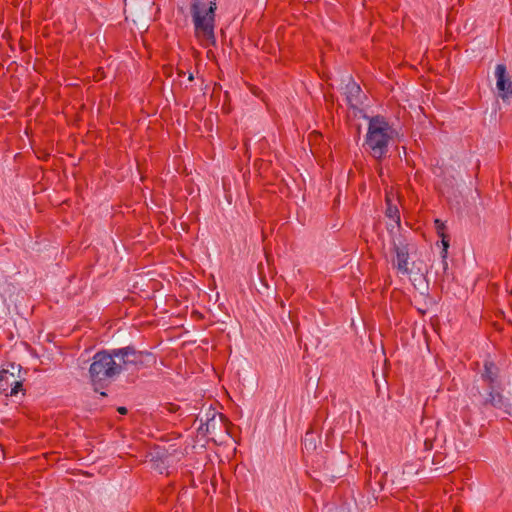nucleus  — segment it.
Masks as SVG:
<instances>
[{
  "label": "nucleus",
  "instance_id": "obj_15",
  "mask_svg": "<svg viewBox=\"0 0 512 512\" xmlns=\"http://www.w3.org/2000/svg\"><path fill=\"white\" fill-rule=\"evenodd\" d=\"M118 412L122 415L126 414L127 413V408L126 407H119L118 408Z\"/></svg>",
  "mask_w": 512,
  "mask_h": 512
},
{
  "label": "nucleus",
  "instance_id": "obj_16",
  "mask_svg": "<svg viewBox=\"0 0 512 512\" xmlns=\"http://www.w3.org/2000/svg\"><path fill=\"white\" fill-rule=\"evenodd\" d=\"M193 79H194L193 74H192V73H190V74H189V77H188V80H189V81H193Z\"/></svg>",
  "mask_w": 512,
  "mask_h": 512
},
{
  "label": "nucleus",
  "instance_id": "obj_14",
  "mask_svg": "<svg viewBox=\"0 0 512 512\" xmlns=\"http://www.w3.org/2000/svg\"><path fill=\"white\" fill-rule=\"evenodd\" d=\"M441 237V240H442V244H443V250L444 252L446 253L447 252V249L449 247V240H448V236L446 234H443V236H440Z\"/></svg>",
  "mask_w": 512,
  "mask_h": 512
},
{
  "label": "nucleus",
  "instance_id": "obj_6",
  "mask_svg": "<svg viewBox=\"0 0 512 512\" xmlns=\"http://www.w3.org/2000/svg\"><path fill=\"white\" fill-rule=\"evenodd\" d=\"M393 250L395 252V258L392 260L393 266L398 270L399 273L407 275L410 273L408 267L409 259V248L405 240H399L393 242Z\"/></svg>",
  "mask_w": 512,
  "mask_h": 512
},
{
  "label": "nucleus",
  "instance_id": "obj_13",
  "mask_svg": "<svg viewBox=\"0 0 512 512\" xmlns=\"http://www.w3.org/2000/svg\"><path fill=\"white\" fill-rule=\"evenodd\" d=\"M434 224H435V228H436L437 234L439 236H443V234H445V232H444L445 228H446L445 224L441 220H439V219H436L434 221Z\"/></svg>",
  "mask_w": 512,
  "mask_h": 512
},
{
  "label": "nucleus",
  "instance_id": "obj_2",
  "mask_svg": "<svg viewBox=\"0 0 512 512\" xmlns=\"http://www.w3.org/2000/svg\"><path fill=\"white\" fill-rule=\"evenodd\" d=\"M216 2L207 0H192L190 13L194 24L196 37L206 40L210 44H215V11Z\"/></svg>",
  "mask_w": 512,
  "mask_h": 512
},
{
  "label": "nucleus",
  "instance_id": "obj_9",
  "mask_svg": "<svg viewBox=\"0 0 512 512\" xmlns=\"http://www.w3.org/2000/svg\"><path fill=\"white\" fill-rule=\"evenodd\" d=\"M488 393L484 399L483 405L492 406L497 409H504L507 412L508 403L502 395L503 387L501 388H487Z\"/></svg>",
  "mask_w": 512,
  "mask_h": 512
},
{
  "label": "nucleus",
  "instance_id": "obj_1",
  "mask_svg": "<svg viewBox=\"0 0 512 512\" xmlns=\"http://www.w3.org/2000/svg\"><path fill=\"white\" fill-rule=\"evenodd\" d=\"M395 129L385 117L377 115L369 118L364 147L376 160H382L389 152V145L396 135Z\"/></svg>",
  "mask_w": 512,
  "mask_h": 512
},
{
  "label": "nucleus",
  "instance_id": "obj_7",
  "mask_svg": "<svg viewBox=\"0 0 512 512\" xmlns=\"http://www.w3.org/2000/svg\"><path fill=\"white\" fill-rule=\"evenodd\" d=\"M22 388V382L13 372L6 369L0 371V392L6 396L16 395Z\"/></svg>",
  "mask_w": 512,
  "mask_h": 512
},
{
  "label": "nucleus",
  "instance_id": "obj_17",
  "mask_svg": "<svg viewBox=\"0 0 512 512\" xmlns=\"http://www.w3.org/2000/svg\"><path fill=\"white\" fill-rule=\"evenodd\" d=\"M125 2H127V0H125Z\"/></svg>",
  "mask_w": 512,
  "mask_h": 512
},
{
  "label": "nucleus",
  "instance_id": "obj_3",
  "mask_svg": "<svg viewBox=\"0 0 512 512\" xmlns=\"http://www.w3.org/2000/svg\"><path fill=\"white\" fill-rule=\"evenodd\" d=\"M116 359H118V355H115V349L98 351L93 356L89 368V375L93 384L111 380L123 371V365L117 362Z\"/></svg>",
  "mask_w": 512,
  "mask_h": 512
},
{
  "label": "nucleus",
  "instance_id": "obj_8",
  "mask_svg": "<svg viewBox=\"0 0 512 512\" xmlns=\"http://www.w3.org/2000/svg\"><path fill=\"white\" fill-rule=\"evenodd\" d=\"M499 368L492 361H485L481 379L487 388H501L502 382L499 376Z\"/></svg>",
  "mask_w": 512,
  "mask_h": 512
},
{
  "label": "nucleus",
  "instance_id": "obj_11",
  "mask_svg": "<svg viewBox=\"0 0 512 512\" xmlns=\"http://www.w3.org/2000/svg\"><path fill=\"white\" fill-rule=\"evenodd\" d=\"M386 216L392 219L398 226L400 225L399 210L397 206L392 205L389 200H387Z\"/></svg>",
  "mask_w": 512,
  "mask_h": 512
},
{
  "label": "nucleus",
  "instance_id": "obj_10",
  "mask_svg": "<svg viewBox=\"0 0 512 512\" xmlns=\"http://www.w3.org/2000/svg\"><path fill=\"white\" fill-rule=\"evenodd\" d=\"M346 99L351 108H357L361 103V88L354 81L346 85Z\"/></svg>",
  "mask_w": 512,
  "mask_h": 512
},
{
  "label": "nucleus",
  "instance_id": "obj_12",
  "mask_svg": "<svg viewBox=\"0 0 512 512\" xmlns=\"http://www.w3.org/2000/svg\"><path fill=\"white\" fill-rule=\"evenodd\" d=\"M215 426V414L211 418H208L206 423H202L199 427V431L205 434L211 433L210 428Z\"/></svg>",
  "mask_w": 512,
  "mask_h": 512
},
{
  "label": "nucleus",
  "instance_id": "obj_4",
  "mask_svg": "<svg viewBox=\"0 0 512 512\" xmlns=\"http://www.w3.org/2000/svg\"><path fill=\"white\" fill-rule=\"evenodd\" d=\"M115 355H118V360L123 365V370H127L130 367H134V369L140 370L144 367H147L150 361H155L152 354L148 352L136 351L131 346L115 349Z\"/></svg>",
  "mask_w": 512,
  "mask_h": 512
},
{
  "label": "nucleus",
  "instance_id": "obj_5",
  "mask_svg": "<svg viewBox=\"0 0 512 512\" xmlns=\"http://www.w3.org/2000/svg\"><path fill=\"white\" fill-rule=\"evenodd\" d=\"M496 86L501 99L509 104L512 100V82L507 75L506 66L498 64L495 68Z\"/></svg>",
  "mask_w": 512,
  "mask_h": 512
}]
</instances>
